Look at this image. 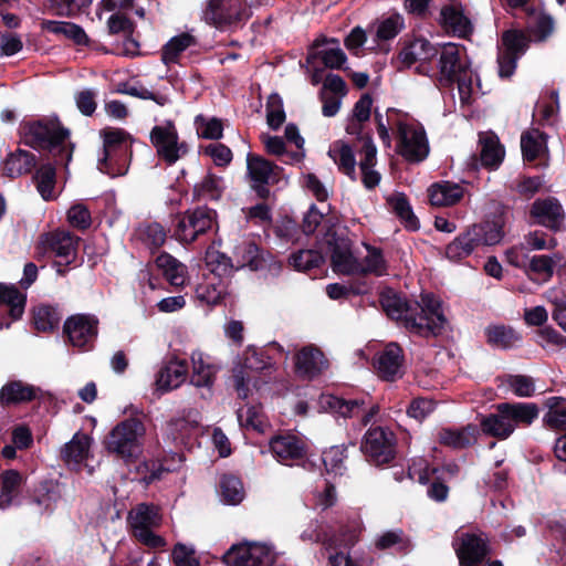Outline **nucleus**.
<instances>
[{
	"label": "nucleus",
	"instance_id": "obj_1",
	"mask_svg": "<svg viewBox=\"0 0 566 566\" xmlns=\"http://www.w3.org/2000/svg\"><path fill=\"white\" fill-rule=\"evenodd\" d=\"M20 134L27 146L48 151L54 165L66 168L72 160L74 144L70 142L71 132L63 126L57 116L23 122L20 125Z\"/></svg>",
	"mask_w": 566,
	"mask_h": 566
},
{
	"label": "nucleus",
	"instance_id": "obj_2",
	"mask_svg": "<svg viewBox=\"0 0 566 566\" xmlns=\"http://www.w3.org/2000/svg\"><path fill=\"white\" fill-rule=\"evenodd\" d=\"M103 139V157L98 160V169L111 177L127 174L135 138L124 128L107 126L99 132Z\"/></svg>",
	"mask_w": 566,
	"mask_h": 566
},
{
	"label": "nucleus",
	"instance_id": "obj_3",
	"mask_svg": "<svg viewBox=\"0 0 566 566\" xmlns=\"http://www.w3.org/2000/svg\"><path fill=\"white\" fill-rule=\"evenodd\" d=\"M504 222L501 218L473 224L460 233L446 247V256L460 261L469 256L480 245H495L504 237Z\"/></svg>",
	"mask_w": 566,
	"mask_h": 566
},
{
	"label": "nucleus",
	"instance_id": "obj_4",
	"mask_svg": "<svg viewBox=\"0 0 566 566\" xmlns=\"http://www.w3.org/2000/svg\"><path fill=\"white\" fill-rule=\"evenodd\" d=\"M413 316L407 319V331L420 337H438L448 323L440 298L431 293H422L421 302H412Z\"/></svg>",
	"mask_w": 566,
	"mask_h": 566
},
{
	"label": "nucleus",
	"instance_id": "obj_5",
	"mask_svg": "<svg viewBox=\"0 0 566 566\" xmlns=\"http://www.w3.org/2000/svg\"><path fill=\"white\" fill-rule=\"evenodd\" d=\"M145 426L138 418H128L117 423L105 437V450L126 463L134 462L142 453L139 439Z\"/></svg>",
	"mask_w": 566,
	"mask_h": 566
},
{
	"label": "nucleus",
	"instance_id": "obj_6",
	"mask_svg": "<svg viewBox=\"0 0 566 566\" xmlns=\"http://www.w3.org/2000/svg\"><path fill=\"white\" fill-rule=\"evenodd\" d=\"M80 238L66 231H53L41 239V247L45 253H50L60 260L53 261L56 273L64 276L71 268L78 266L77 245Z\"/></svg>",
	"mask_w": 566,
	"mask_h": 566
},
{
	"label": "nucleus",
	"instance_id": "obj_7",
	"mask_svg": "<svg viewBox=\"0 0 566 566\" xmlns=\"http://www.w3.org/2000/svg\"><path fill=\"white\" fill-rule=\"evenodd\" d=\"M250 17L245 0H209L205 10L206 21L222 31L242 28Z\"/></svg>",
	"mask_w": 566,
	"mask_h": 566
},
{
	"label": "nucleus",
	"instance_id": "obj_8",
	"mask_svg": "<svg viewBox=\"0 0 566 566\" xmlns=\"http://www.w3.org/2000/svg\"><path fill=\"white\" fill-rule=\"evenodd\" d=\"M217 224V211L207 206L188 209L179 214L174 224L172 237L184 243H192Z\"/></svg>",
	"mask_w": 566,
	"mask_h": 566
},
{
	"label": "nucleus",
	"instance_id": "obj_9",
	"mask_svg": "<svg viewBox=\"0 0 566 566\" xmlns=\"http://www.w3.org/2000/svg\"><path fill=\"white\" fill-rule=\"evenodd\" d=\"M397 438L386 427H370L364 434L360 450L366 460L376 467L391 463L396 458Z\"/></svg>",
	"mask_w": 566,
	"mask_h": 566
},
{
	"label": "nucleus",
	"instance_id": "obj_10",
	"mask_svg": "<svg viewBox=\"0 0 566 566\" xmlns=\"http://www.w3.org/2000/svg\"><path fill=\"white\" fill-rule=\"evenodd\" d=\"M439 72L436 74V83L439 87L449 88L455 83L459 91L462 86L471 84V78L468 75L469 65L461 61L460 51L457 44L447 43L439 51Z\"/></svg>",
	"mask_w": 566,
	"mask_h": 566
},
{
	"label": "nucleus",
	"instance_id": "obj_11",
	"mask_svg": "<svg viewBox=\"0 0 566 566\" xmlns=\"http://www.w3.org/2000/svg\"><path fill=\"white\" fill-rule=\"evenodd\" d=\"M397 153L410 164L427 159L430 151L429 142L422 125L399 122L397 125Z\"/></svg>",
	"mask_w": 566,
	"mask_h": 566
},
{
	"label": "nucleus",
	"instance_id": "obj_12",
	"mask_svg": "<svg viewBox=\"0 0 566 566\" xmlns=\"http://www.w3.org/2000/svg\"><path fill=\"white\" fill-rule=\"evenodd\" d=\"M63 335L74 347L92 348L98 335V318L91 314L72 315L64 322Z\"/></svg>",
	"mask_w": 566,
	"mask_h": 566
},
{
	"label": "nucleus",
	"instance_id": "obj_13",
	"mask_svg": "<svg viewBox=\"0 0 566 566\" xmlns=\"http://www.w3.org/2000/svg\"><path fill=\"white\" fill-rule=\"evenodd\" d=\"M272 367L271 357L266 355L265 350L249 346L244 354L243 364L234 374V384L238 396L245 399L249 396V385L253 380L250 373H261Z\"/></svg>",
	"mask_w": 566,
	"mask_h": 566
},
{
	"label": "nucleus",
	"instance_id": "obj_14",
	"mask_svg": "<svg viewBox=\"0 0 566 566\" xmlns=\"http://www.w3.org/2000/svg\"><path fill=\"white\" fill-rule=\"evenodd\" d=\"M528 218L531 224H538L557 232L563 227L565 211L555 197L537 198L530 207Z\"/></svg>",
	"mask_w": 566,
	"mask_h": 566
},
{
	"label": "nucleus",
	"instance_id": "obj_15",
	"mask_svg": "<svg viewBox=\"0 0 566 566\" xmlns=\"http://www.w3.org/2000/svg\"><path fill=\"white\" fill-rule=\"evenodd\" d=\"M459 566H482L491 548L485 534L462 533L455 548Z\"/></svg>",
	"mask_w": 566,
	"mask_h": 566
},
{
	"label": "nucleus",
	"instance_id": "obj_16",
	"mask_svg": "<svg viewBox=\"0 0 566 566\" xmlns=\"http://www.w3.org/2000/svg\"><path fill=\"white\" fill-rule=\"evenodd\" d=\"M149 138L159 159L168 166H172L178 161V155H176L175 149L179 135L172 120H167L165 125L154 126Z\"/></svg>",
	"mask_w": 566,
	"mask_h": 566
},
{
	"label": "nucleus",
	"instance_id": "obj_17",
	"mask_svg": "<svg viewBox=\"0 0 566 566\" xmlns=\"http://www.w3.org/2000/svg\"><path fill=\"white\" fill-rule=\"evenodd\" d=\"M447 34L468 40L473 33V24L465 15L462 4H446L438 20Z\"/></svg>",
	"mask_w": 566,
	"mask_h": 566
},
{
	"label": "nucleus",
	"instance_id": "obj_18",
	"mask_svg": "<svg viewBox=\"0 0 566 566\" xmlns=\"http://www.w3.org/2000/svg\"><path fill=\"white\" fill-rule=\"evenodd\" d=\"M27 304V294L15 285L0 283V315L8 318L0 321V329L10 327L11 323L22 317Z\"/></svg>",
	"mask_w": 566,
	"mask_h": 566
},
{
	"label": "nucleus",
	"instance_id": "obj_19",
	"mask_svg": "<svg viewBox=\"0 0 566 566\" xmlns=\"http://www.w3.org/2000/svg\"><path fill=\"white\" fill-rule=\"evenodd\" d=\"M403 350L397 343H389L375 358L374 366L379 377L386 381H395L402 377Z\"/></svg>",
	"mask_w": 566,
	"mask_h": 566
},
{
	"label": "nucleus",
	"instance_id": "obj_20",
	"mask_svg": "<svg viewBox=\"0 0 566 566\" xmlns=\"http://www.w3.org/2000/svg\"><path fill=\"white\" fill-rule=\"evenodd\" d=\"M439 54V49L423 36L405 39L399 52V60L405 67H411L416 62H430Z\"/></svg>",
	"mask_w": 566,
	"mask_h": 566
},
{
	"label": "nucleus",
	"instance_id": "obj_21",
	"mask_svg": "<svg viewBox=\"0 0 566 566\" xmlns=\"http://www.w3.org/2000/svg\"><path fill=\"white\" fill-rule=\"evenodd\" d=\"M495 410L502 413L510 423L516 427L531 426L539 415L538 406L535 402H500Z\"/></svg>",
	"mask_w": 566,
	"mask_h": 566
},
{
	"label": "nucleus",
	"instance_id": "obj_22",
	"mask_svg": "<svg viewBox=\"0 0 566 566\" xmlns=\"http://www.w3.org/2000/svg\"><path fill=\"white\" fill-rule=\"evenodd\" d=\"M270 450L273 457L283 464L290 460L303 459L306 454L305 443L294 434L273 437L270 441Z\"/></svg>",
	"mask_w": 566,
	"mask_h": 566
},
{
	"label": "nucleus",
	"instance_id": "obj_23",
	"mask_svg": "<svg viewBox=\"0 0 566 566\" xmlns=\"http://www.w3.org/2000/svg\"><path fill=\"white\" fill-rule=\"evenodd\" d=\"M479 434L480 429L474 423H468L460 429L442 428L438 432V442L454 450H462L476 443Z\"/></svg>",
	"mask_w": 566,
	"mask_h": 566
},
{
	"label": "nucleus",
	"instance_id": "obj_24",
	"mask_svg": "<svg viewBox=\"0 0 566 566\" xmlns=\"http://www.w3.org/2000/svg\"><path fill=\"white\" fill-rule=\"evenodd\" d=\"M379 303L388 317L401 322L407 329V319L413 316L411 302L401 297L394 289L386 287L379 294Z\"/></svg>",
	"mask_w": 566,
	"mask_h": 566
},
{
	"label": "nucleus",
	"instance_id": "obj_25",
	"mask_svg": "<svg viewBox=\"0 0 566 566\" xmlns=\"http://www.w3.org/2000/svg\"><path fill=\"white\" fill-rule=\"evenodd\" d=\"M464 192L465 189L462 185L441 180L429 186L428 198L431 206L451 207L462 200Z\"/></svg>",
	"mask_w": 566,
	"mask_h": 566
},
{
	"label": "nucleus",
	"instance_id": "obj_26",
	"mask_svg": "<svg viewBox=\"0 0 566 566\" xmlns=\"http://www.w3.org/2000/svg\"><path fill=\"white\" fill-rule=\"evenodd\" d=\"M39 391V388L22 380H9L0 389V406L7 408L30 402Z\"/></svg>",
	"mask_w": 566,
	"mask_h": 566
},
{
	"label": "nucleus",
	"instance_id": "obj_27",
	"mask_svg": "<svg viewBox=\"0 0 566 566\" xmlns=\"http://www.w3.org/2000/svg\"><path fill=\"white\" fill-rule=\"evenodd\" d=\"M247 170L252 182L277 184L283 168L260 155L249 153Z\"/></svg>",
	"mask_w": 566,
	"mask_h": 566
},
{
	"label": "nucleus",
	"instance_id": "obj_28",
	"mask_svg": "<svg viewBox=\"0 0 566 566\" xmlns=\"http://www.w3.org/2000/svg\"><path fill=\"white\" fill-rule=\"evenodd\" d=\"M480 153L476 159L489 170L499 168L505 155L504 147L494 134H481L479 139Z\"/></svg>",
	"mask_w": 566,
	"mask_h": 566
},
{
	"label": "nucleus",
	"instance_id": "obj_29",
	"mask_svg": "<svg viewBox=\"0 0 566 566\" xmlns=\"http://www.w3.org/2000/svg\"><path fill=\"white\" fill-rule=\"evenodd\" d=\"M188 364L185 360H171L160 368L156 377L157 389L169 391L178 388L186 379Z\"/></svg>",
	"mask_w": 566,
	"mask_h": 566
},
{
	"label": "nucleus",
	"instance_id": "obj_30",
	"mask_svg": "<svg viewBox=\"0 0 566 566\" xmlns=\"http://www.w3.org/2000/svg\"><path fill=\"white\" fill-rule=\"evenodd\" d=\"M36 165V157L31 151L20 149L10 153L3 161V175L17 178L30 174Z\"/></svg>",
	"mask_w": 566,
	"mask_h": 566
},
{
	"label": "nucleus",
	"instance_id": "obj_31",
	"mask_svg": "<svg viewBox=\"0 0 566 566\" xmlns=\"http://www.w3.org/2000/svg\"><path fill=\"white\" fill-rule=\"evenodd\" d=\"M41 29L49 33L62 34L66 39L72 40L74 44L81 46H90L91 40L85 33L84 29L74 23L67 21H54V20H42Z\"/></svg>",
	"mask_w": 566,
	"mask_h": 566
},
{
	"label": "nucleus",
	"instance_id": "obj_32",
	"mask_svg": "<svg viewBox=\"0 0 566 566\" xmlns=\"http://www.w3.org/2000/svg\"><path fill=\"white\" fill-rule=\"evenodd\" d=\"M324 354L312 345L303 347L295 355V369L302 376L314 377L321 374Z\"/></svg>",
	"mask_w": 566,
	"mask_h": 566
},
{
	"label": "nucleus",
	"instance_id": "obj_33",
	"mask_svg": "<svg viewBox=\"0 0 566 566\" xmlns=\"http://www.w3.org/2000/svg\"><path fill=\"white\" fill-rule=\"evenodd\" d=\"M486 343L494 348L507 350L522 339L521 335L511 326L497 324L489 325L484 329Z\"/></svg>",
	"mask_w": 566,
	"mask_h": 566
},
{
	"label": "nucleus",
	"instance_id": "obj_34",
	"mask_svg": "<svg viewBox=\"0 0 566 566\" xmlns=\"http://www.w3.org/2000/svg\"><path fill=\"white\" fill-rule=\"evenodd\" d=\"M387 205L392 212L399 218L403 227L409 231H417L420 228V222L413 213L412 207L408 197L403 192H397L387 198Z\"/></svg>",
	"mask_w": 566,
	"mask_h": 566
},
{
	"label": "nucleus",
	"instance_id": "obj_35",
	"mask_svg": "<svg viewBox=\"0 0 566 566\" xmlns=\"http://www.w3.org/2000/svg\"><path fill=\"white\" fill-rule=\"evenodd\" d=\"M24 482L23 475L13 469L4 470L0 474V507L7 509L19 495Z\"/></svg>",
	"mask_w": 566,
	"mask_h": 566
},
{
	"label": "nucleus",
	"instance_id": "obj_36",
	"mask_svg": "<svg viewBox=\"0 0 566 566\" xmlns=\"http://www.w3.org/2000/svg\"><path fill=\"white\" fill-rule=\"evenodd\" d=\"M156 266L163 272L165 279L172 286L179 287L185 284L186 265L167 252H161L155 259Z\"/></svg>",
	"mask_w": 566,
	"mask_h": 566
},
{
	"label": "nucleus",
	"instance_id": "obj_37",
	"mask_svg": "<svg viewBox=\"0 0 566 566\" xmlns=\"http://www.w3.org/2000/svg\"><path fill=\"white\" fill-rule=\"evenodd\" d=\"M197 44V39L188 32L172 36L161 49V61L165 65L178 64L180 55Z\"/></svg>",
	"mask_w": 566,
	"mask_h": 566
},
{
	"label": "nucleus",
	"instance_id": "obj_38",
	"mask_svg": "<svg viewBox=\"0 0 566 566\" xmlns=\"http://www.w3.org/2000/svg\"><path fill=\"white\" fill-rule=\"evenodd\" d=\"M91 438L83 432H76L61 450V459L66 463H82L87 459Z\"/></svg>",
	"mask_w": 566,
	"mask_h": 566
},
{
	"label": "nucleus",
	"instance_id": "obj_39",
	"mask_svg": "<svg viewBox=\"0 0 566 566\" xmlns=\"http://www.w3.org/2000/svg\"><path fill=\"white\" fill-rule=\"evenodd\" d=\"M547 135L538 129L526 130L521 136V150L524 161L533 163L547 150Z\"/></svg>",
	"mask_w": 566,
	"mask_h": 566
},
{
	"label": "nucleus",
	"instance_id": "obj_40",
	"mask_svg": "<svg viewBox=\"0 0 566 566\" xmlns=\"http://www.w3.org/2000/svg\"><path fill=\"white\" fill-rule=\"evenodd\" d=\"M502 413L496 410L495 413L481 416L480 430L492 438L505 440L514 432V424L510 423L506 418H502Z\"/></svg>",
	"mask_w": 566,
	"mask_h": 566
},
{
	"label": "nucleus",
	"instance_id": "obj_41",
	"mask_svg": "<svg viewBox=\"0 0 566 566\" xmlns=\"http://www.w3.org/2000/svg\"><path fill=\"white\" fill-rule=\"evenodd\" d=\"M62 313L57 306L41 304L33 311V324L36 331L53 333L59 329Z\"/></svg>",
	"mask_w": 566,
	"mask_h": 566
},
{
	"label": "nucleus",
	"instance_id": "obj_42",
	"mask_svg": "<svg viewBox=\"0 0 566 566\" xmlns=\"http://www.w3.org/2000/svg\"><path fill=\"white\" fill-rule=\"evenodd\" d=\"M321 403L325 409L337 413L344 418H352L357 416L363 410L364 399H344L335 395L322 396Z\"/></svg>",
	"mask_w": 566,
	"mask_h": 566
},
{
	"label": "nucleus",
	"instance_id": "obj_43",
	"mask_svg": "<svg viewBox=\"0 0 566 566\" xmlns=\"http://www.w3.org/2000/svg\"><path fill=\"white\" fill-rule=\"evenodd\" d=\"M328 155L338 166L339 171L352 180L356 179V159L350 145L342 140L335 142L333 147L329 149Z\"/></svg>",
	"mask_w": 566,
	"mask_h": 566
},
{
	"label": "nucleus",
	"instance_id": "obj_44",
	"mask_svg": "<svg viewBox=\"0 0 566 566\" xmlns=\"http://www.w3.org/2000/svg\"><path fill=\"white\" fill-rule=\"evenodd\" d=\"M234 255L238 268L248 266L252 271H258L263 266L264 259L261 255V249L253 240L242 241L234 249Z\"/></svg>",
	"mask_w": 566,
	"mask_h": 566
},
{
	"label": "nucleus",
	"instance_id": "obj_45",
	"mask_svg": "<svg viewBox=\"0 0 566 566\" xmlns=\"http://www.w3.org/2000/svg\"><path fill=\"white\" fill-rule=\"evenodd\" d=\"M548 411L543 418V422L549 429L566 433V398L549 397L546 400Z\"/></svg>",
	"mask_w": 566,
	"mask_h": 566
},
{
	"label": "nucleus",
	"instance_id": "obj_46",
	"mask_svg": "<svg viewBox=\"0 0 566 566\" xmlns=\"http://www.w3.org/2000/svg\"><path fill=\"white\" fill-rule=\"evenodd\" d=\"M327 43H333L336 48L332 49H322L316 52V56L322 60L323 64L332 70H340L343 69L344 63L347 61V56L344 51L338 48L339 41L335 38H322L316 39L314 42V46L321 48Z\"/></svg>",
	"mask_w": 566,
	"mask_h": 566
},
{
	"label": "nucleus",
	"instance_id": "obj_47",
	"mask_svg": "<svg viewBox=\"0 0 566 566\" xmlns=\"http://www.w3.org/2000/svg\"><path fill=\"white\" fill-rule=\"evenodd\" d=\"M205 263L208 270L219 280L231 276L235 269L232 259L226 253L216 250L213 247L207 248Z\"/></svg>",
	"mask_w": 566,
	"mask_h": 566
},
{
	"label": "nucleus",
	"instance_id": "obj_48",
	"mask_svg": "<svg viewBox=\"0 0 566 566\" xmlns=\"http://www.w3.org/2000/svg\"><path fill=\"white\" fill-rule=\"evenodd\" d=\"M61 493L57 482L44 480L34 489L31 500L41 510H52V506L60 500Z\"/></svg>",
	"mask_w": 566,
	"mask_h": 566
},
{
	"label": "nucleus",
	"instance_id": "obj_49",
	"mask_svg": "<svg viewBox=\"0 0 566 566\" xmlns=\"http://www.w3.org/2000/svg\"><path fill=\"white\" fill-rule=\"evenodd\" d=\"M33 180L36 184L39 193L45 201L54 199L53 190L56 182V169L53 164L41 165L36 169Z\"/></svg>",
	"mask_w": 566,
	"mask_h": 566
},
{
	"label": "nucleus",
	"instance_id": "obj_50",
	"mask_svg": "<svg viewBox=\"0 0 566 566\" xmlns=\"http://www.w3.org/2000/svg\"><path fill=\"white\" fill-rule=\"evenodd\" d=\"M325 263V256L316 249H302L291 254L290 264L296 270L307 272Z\"/></svg>",
	"mask_w": 566,
	"mask_h": 566
},
{
	"label": "nucleus",
	"instance_id": "obj_51",
	"mask_svg": "<svg viewBox=\"0 0 566 566\" xmlns=\"http://www.w3.org/2000/svg\"><path fill=\"white\" fill-rule=\"evenodd\" d=\"M360 530L357 524H346L339 527L338 532L329 537L327 548L332 551L343 548L346 552L359 541Z\"/></svg>",
	"mask_w": 566,
	"mask_h": 566
},
{
	"label": "nucleus",
	"instance_id": "obj_52",
	"mask_svg": "<svg viewBox=\"0 0 566 566\" xmlns=\"http://www.w3.org/2000/svg\"><path fill=\"white\" fill-rule=\"evenodd\" d=\"M159 509L154 504L142 503L137 505L134 515L133 527L135 532L149 530L160 524Z\"/></svg>",
	"mask_w": 566,
	"mask_h": 566
},
{
	"label": "nucleus",
	"instance_id": "obj_53",
	"mask_svg": "<svg viewBox=\"0 0 566 566\" xmlns=\"http://www.w3.org/2000/svg\"><path fill=\"white\" fill-rule=\"evenodd\" d=\"M193 124L200 138L218 140L223 136V124L220 118H209L199 114L195 117Z\"/></svg>",
	"mask_w": 566,
	"mask_h": 566
},
{
	"label": "nucleus",
	"instance_id": "obj_54",
	"mask_svg": "<svg viewBox=\"0 0 566 566\" xmlns=\"http://www.w3.org/2000/svg\"><path fill=\"white\" fill-rule=\"evenodd\" d=\"M196 294L199 301L205 302L207 305L216 306L223 302L228 291L223 280H219L218 283L198 285Z\"/></svg>",
	"mask_w": 566,
	"mask_h": 566
},
{
	"label": "nucleus",
	"instance_id": "obj_55",
	"mask_svg": "<svg viewBox=\"0 0 566 566\" xmlns=\"http://www.w3.org/2000/svg\"><path fill=\"white\" fill-rule=\"evenodd\" d=\"M530 38L522 30L510 29L502 33L504 52L521 57L528 49Z\"/></svg>",
	"mask_w": 566,
	"mask_h": 566
},
{
	"label": "nucleus",
	"instance_id": "obj_56",
	"mask_svg": "<svg viewBox=\"0 0 566 566\" xmlns=\"http://www.w3.org/2000/svg\"><path fill=\"white\" fill-rule=\"evenodd\" d=\"M221 180L222 179L220 177L213 174H208L201 182L193 187V199L219 200L222 196V188L220 186Z\"/></svg>",
	"mask_w": 566,
	"mask_h": 566
},
{
	"label": "nucleus",
	"instance_id": "obj_57",
	"mask_svg": "<svg viewBox=\"0 0 566 566\" xmlns=\"http://www.w3.org/2000/svg\"><path fill=\"white\" fill-rule=\"evenodd\" d=\"M346 451L347 447L345 444L334 446L323 451L322 462L328 473L343 474L345 470L344 460L347 458Z\"/></svg>",
	"mask_w": 566,
	"mask_h": 566
},
{
	"label": "nucleus",
	"instance_id": "obj_58",
	"mask_svg": "<svg viewBox=\"0 0 566 566\" xmlns=\"http://www.w3.org/2000/svg\"><path fill=\"white\" fill-rule=\"evenodd\" d=\"M366 249L368 254L364 260L365 265H363V271H358V275H385L387 273V262L382 255L381 249L373 245H366Z\"/></svg>",
	"mask_w": 566,
	"mask_h": 566
},
{
	"label": "nucleus",
	"instance_id": "obj_59",
	"mask_svg": "<svg viewBox=\"0 0 566 566\" xmlns=\"http://www.w3.org/2000/svg\"><path fill=\"white\" fill-rule=\"evenodd\" d=\"M331 265L335 273L343 275H358V271H363V264L353 251L331 255Z\"/></svg>",
	"mask_w": 566,
	"mask_h": 566
},
{
	"label": "nucleus",
	"instance_id": "obj_60",
	"mask_svg": "<svg viewBox=\"0 0 566 566\" xmlns=\"http://www.w3.org/2000/svg\"><path fill=\"white\" fill-rule=\"evenodd\" d=\"M265 111L269 127L273 130L280 129L285 122L286 115L283 107V99L277 93H273L268 97Z\"/></svg>",
	"mask_w": 566,
	"mask_h": 566
},
{
	"label": "nucleus",
	"instance_id": "obj_61",
	"mask_svg": "<svg viewBox=\"0 0 566 566\" xmlns=\"http://www.w3.org/2000/svg\"><path fill=\"white\" fill-rule=\"evenodd\" d=\"M325 242L331 251V255L353 251V241L348 238L346 231L328 228L325 233Z\"/></svg>",
	"mask_w": 566,
	"mask_h": 566
},
{
	"label": "nucleus",
	"instance_id": "obj_62",
	"mask_svg": "<svg viewBox=\"0 0 566 566\" xmlns=\"http://www.w3.org/2000/svg\"><path fill=\"white\" fill-rule=\"evenodd\" d=\"M220 491L223 500L229 504H238L242 501V483L231 474H226L220 481Z\"/></svg>",
	"mask_w": 566,
	"mask_h": 566
},
{
	"label": "nucleus",
	"instance_id": "obj_63",
	"mask_svg": "<svg viewBox=\"0 0 566 566\" xmlns=\"http://www.w3.org/2000/svg\"><path fill=\"white\" fill-rule=\"evenodd\" d=\"M405 28V20L403 18L398 14H391L390 17L384 19L376 32V36L380 41H388L394 38H396L400 31Z\"/></svg>",
	"mask_w": 566,
	"mask_h": 566
},
{
	"label": "nucleus",
	"instance_id": "obj_64",
	"mask_svg": "<svg viewBox=\"0 0 566 566\" xmlns=\"http://www.w3.org/2000/svg\"><path fill=\"white\" fill-rule=\"evenodd\" d=\"M193 364V373L191 376V384L196 387H208L212 385L214 379V369L211 365L206 364L201 357L198 359L191 357Z\"/></svg>",
	"mask_w": 566,
	"mask_h": 566
}]
</instances>
